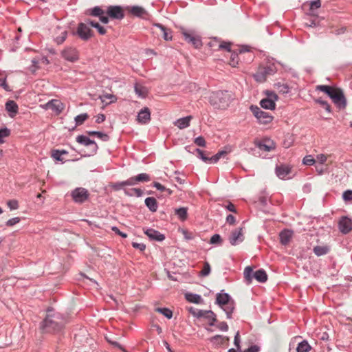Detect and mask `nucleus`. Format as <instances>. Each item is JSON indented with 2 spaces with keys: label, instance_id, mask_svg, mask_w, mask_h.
<instances>
[{
  "label": "nucleus",
  "instance_id": "obj_42",
  "mask_svg": "<svg viewBox=\"0 0 352 352\" xmlns=\"http://www.w3.org/2000/svg\"><path fill=\"white\" fill-rule=\"evenodd\" d=\"M155 311L163 314L166 318L170 319L173 317V311L168 308H156Z\"/></svg>",
  "mask_w": 352,
  "mask_h": 352
},
{
  "label": "nucleus",
  "instance_id": "obj_23",
  "mask_svg": "<svg viewBox=\"0 0 352 352\" xmlns=\"http://www.w3.org/2000/svg\"><path fill=\"white\" fill-rule=\"evenodd\" d=\"M18 105L14 100H8L6 103V109L10 113V116L13 117L18 112Z\"/></svg>",
  "mask_w": 352,
  "mask_h": 352
},
{
  "label": "nucleus",
  "instance_id": "obj_59",
  "mask_svg": "<svg viewBox=\"0 0 352 352\" xmlns=\"http://www.w3.org/2000/svg\"><path fill=\"white\" fill-rule=\"evenodd\" d=\"M153 26L157 28V30H155L154 32L157 36H162V34H163L162 29H166V27H165L164 25H162L161 23H155V24H153Z\"/></svg>",
  "mask_w": 352,
  "mask_h": 352
},
{
  "label": "nucleus",
  "instance_id": "obj_13",
  "mask_svg": "<svg viewBox=\"0 0 352 352\" xmlns=\"http://www.w3.org/2000/svg\"><path fill=\"white\" fill-rule=\"evenodd\" d=\"M46 108L54 111L57 115L60 114L64 109V104L58 100L52 99L45 104Z\"/></svg>",
  "mask_w": 352,
  "mask_h": 352
},
{
  "label": "nucleus",
  "instance_id": "obj_37",
  "mask_svg": "<svg viewBox=\"0 0 352 352\" xmlns=\"http://www.w3.org/2000/svg\"><path fill=\"white\" fill-rule=\"evenodd\" d=\"M104 12L100 7L96 6L92 9H89L86 12L87 14H89L94 16H99L104 14Z\"/></svg>",
  "mask_w": 352,
  "mask_h": 352
},
{
  "label": "nucleus",
  "instance_id": "obj_16",
  "mask_svg": "<svg viewBox=\"0 0 352 352\" xmlns=\"http://www.w3.org/2000/svg\"><path fill=\"white\" fill-rule=\"evenodd\" d=\"M145 234L153 241H162L165 239V236L159 231L150 228L144 231Z\"/></svg>",
  "mask_w": 352,
  "mask_h": 352
},
{
  "label": "nucleus",
  "instance_id": "obj_47",
  "mask_svg": "<svg viewBox=\"0 0 352 352\" xmlns=\"http://www.w3.org/2000/svg\"><path fill=\"white\" fill-rule=\"evenodd\" d=\"M87 133L89 135H96L98 138H99L104 141H107L109 139V136L107 134H104L102 132L92 131H87Z\"/></svg>",
  "mask_w": 352,
  "mask_h": 352
},
{
  "label": "nucleus",
  "instance_id": "obj_14",
  "mask_svg": "<svg viewBox=\"0 0 352 352\" xmlns=\"http://www.w3.org/2000/svg\"><path fill=\"white\" fill-rule=\"evenodd\" d=\"M243 239V228H239L233 230L229 237L230 243L232 245H235L238 241L242 242Z\"/></svg>",
  "mask_w": 352,
  "mask_h": 352
},
{
  "label": "nucleus",
  "instance_id": "obj_6",
  "mask_svg": "<svg viewBox=\"0 0 352 352\" xmlns=\"http://www.w3.org/2000/svg\"><path fill=\"white\" fill-rule=\"evenodd\" d=\"M265 94L267 98L262 99L260 102L261 107L265 109H274L276 107L275 101L278 98L277 94L271 91H267Z\"/></svg>",
  "mask_w": 352,
  "mask_h": 352
},
{
  "label": "nucleus",
  "instance_id": "obj_45",
  "mask_svg": "<svg viewBox=\"0 0 352 352\" xmlns=\"http://www.w3.org/2000/svg\"><path fill=\"white\" fill-rule=\"evenodd\" d=\"M226 154L227 152L225 151H219L217 154L210 157V163L217 162L221 157L226 155Z\"/></svg>",
  "mask_w": 352,
  "mask_h": 352
},
{
  "label": "nucleus",
  "instance_id": "obj_38",
  "mask_svg": "<svg viewBox=\"0 0 352 352\" xmlns=\"http://www.w3.org/2000/svg\"><path fill=\"white\" fill-rule=\"evenodd\" d=\"M6 74L4 72L0 73V87H3L6 91H11V89L6 82Z\"/></svg>",
  "mask_w": 352,
  "mask_h": 352
},
{
  "label": "nucleus",
  "instance_id": "obj_54",
  "mask_svg": "<svg viewBox=\"0 0 352 352\" xmlns=\"http://www.w3.org/2000/svg\"><path fill=\"white\" fill-rule=\"evenodd\" d=\"M162 30L163 34H162V36L163 37V38L165 41L172 40V31L167 28L166 29H162Z\"/></svg>",
  "mask_w": 352,
  "mask_h": 352
},
{
  "label": "nucleus",
  "instance_id": "obj_48",
  "mask_svg": "<svg viewBox=\"0 0 352 352\" xmlns=\"http://www.w3.org/2000/svg\"><path fill=\"white\" fill-rule=\"evenodd\" d=\"M315 102L323 107L327 112L330 113L331 111V108L329 104L327 101L323 100L321 98L316 99Z\"/></svg>",
  "mask_w": 352,
  "mask_h": 352
},
{
  "label": "nucleus",
  "instance_id": "obj_55",
  "mask_svg": "<svg viewBox=\"0 0 352 352\" xmlns=\"http://www.w3.org/2000/svg\"><path fill=\"white\" fill-rule=\"evenodd\" d=\"M316 162L315 159L311 155H306L303 160L302 163L307 166H311Z\"/></svg>",
  "mask_w": 352,
  "mask_h": 352
},
{
  "label": "nucleus",
  "instance_id": "obj_36",
  "mask_svg": "<svg viewBox=\"0 0 352 352\" xmlns=\"http://www.w3.org/2000/svg\"><path fill=\"white\" fill-rule=\"evenodd\" d=\"M135 92L139 96L145 98L147 96L148 91L146 88L140 84L136 83L134 86Z\"/></svg>",
  "mask_w": 352,
  "mask_h": 352
},
{
  "label": "nucleus",
  "instance_id": "obj_60",
  "mask_svg": "<svg viewBox=\"0 0 352 352\" xmlns=\"http://www.w3.org/2000/svg\"><path fill=\"white\" fill-rule=\"evenodd\" d=\"M105 13L107 14V16H104V14L99 16L100 21L103 23H107L109 21L108 16H110V6L107 7Z\"/></svg>",
  "mask_w": 352,
  "mask_h": 352
},
{
  "label": "nucleus",
  "instance_id": "obj_44",
  "mask_svg": "<svg viewBox=\"0 0 352 352\" xmlns=\"http://www.w3.org/2000/svg\"><path fill=\"white\" fill-rule=\"evenodd\" d=\"M221 44V41L218 38H212L209 43L208 46L214 51L219 50V45Z\"/></svg>",
  "mask_w": 352,
  "mask_h": 352
},
{
  "label": "nucleus",
  "instance_id": "obj_18",
  "mask_svg": "<svg viewBox=\"0 0 352 352\" xmlns=\"http://www.w3.org/2000/svg\"><path fill=\"white\" fill-rule=\"evenodd\" d=\"M293 232L290 230H284L279 234L280 242L283 245H287L291 241Z\"/></svg>",
  "mask_w": 352,
  "mask_h": 352
},
{
  "label": "nucleus",
  "instance_id": "obj_53",
  "mask_svg": "<svg viewBox=\"0 0 352 352\" xmlns=\"http://www.w3.org/2000/svg\"><path fill=\"white\" fill-rule=\"evenodd\" d=\"M210 272V265L208 262H205L202 270L200 272V275L202 276H207Z\"/></svg>",
  "mask_w": 352,
  "mask_h": 352
},
{
  "label": "nucleus",
  "instance_id": "obj_29",
  "mask_svg": "<svg viewBox=\"0 0 352 352\" xmlns=\"http://www.w3.org/2000/svg\"><path fill=\"white\" fill-rule=\"evenodd\" d=\"M124 194L129 197L136 196L138 197H142L143 191L140 188H124Z\"/></svg>",
  "mask_w": 352,
  "mask_h": 352
},
{
  "label": "nucleus",
  "instance_id": "obj_39",
  "mask_svg": "<svg viewBox=\"0 0 352 352\" xmlns=\"http://www.w3.org/2000/svg\"><path fill=\"white\" fill-rule=\"evenodd\" d=\"M239 58L238 53L236 52L232 51L230 58L229 64L232 67H236V65L239 63Z\"/></svg>",
  "mask_w": 352,
  "mask_h": 352
},
{
  "label": "nucleus",
  "instance_id": "obj_20",
  "mask_svg": "<svg viewBox=\"0 0 352 352\" xmlns=\"http://www.w3.org/2000/svg\"><path fill=\"white\" fill-rule=\"evenodd\" d=\"M230 300H232L231 297L228 293H218L217 294L216 303L221 307L228 304Z\"/></svg>",
  "mask_w": 352,
  "mask_h": 352
},
{
  "label": "nucleus",
  "instance_id": "obj_52",
  "mask_svg": "<svg viewBox=\"0 0 352 352\" xmlns=\"http://www.w3.org/2000/svg\"><path fill=\"white\" fill-rule=\"evenodd\" d=\"M188 310L189 313H190L193 316H195L197 318H200V316H202L201 315L202 310H201V309H198L197 308L190 307L188 308Z\"/></svg>",
  "mask_w": 352,
  "mask_h": 352
},
{
  "label": "nucleus",
  "instance_id": "obj_34",
  "mask_svg": "<svg viewBox=\"0 0 352 352\" xmlns=\"http://www.w3.org/2000/svg\"><path fill=\"white\" fill-rule=\"evenodd\" d=\"M311 349V346L308 343V342L305 340H302L300 343H298L296 351L297 352H309Z\"/></svg>",
  "mask_w": 352,
  "mask_h": 352
},
{
  "label": "nucleus",
  "instance_id": "obj_7",
  "mask_svg": "<svg viewBox=\"0 0 352 352\" xmlns=\"http://www.w3.org/2000/svg\"><path fill=\"white\" fill-rule=\"evenodd\" d=\"M182 34L184 40L191 44L195 48L199 49L202 46V41L199 36L184 30H182Z\"/></svg>",
  "mask_w": 352,
  "mask_h": 352
},
{
  "label": "nucleus",
  "instance_id": "obj_2",
  "mask_svg": "<svg viewBox=\"0 0 352 352\" xmlns=\"http://www.w3.org/2000/svg\"><path fill=\"white\" fill-rule=\"evenodd\" d=\"M234 98L232 91L219 90L211 93L209 96V102L214 109H226Z\"/></svg>",
  "mask_w": 352,
  "mask_h": 352
},
{
  "label": "nucleus",
  "instance_id": "obj_19",
  "mask_svg": "<svg viewBox=\"0 0 352 352\" xmlns=\"http://www.w3.org/2000/svg\"><path fill=\"white\" fill-rule=\"evenodd\" d=\"M76 141L78 143L83 144L85 146H91L93 151H95L97 148V144H96V142L85 135H78L76 138Z\"/></svg>",
  "mask_w": 352,
  "mask_h": 352
},
{
  "label": "nucleus",
  "instance_id": "obj_40",
  "mask_svg": "<svg viewBox=\"0 0 352 352\" xmlns=\"http://www.w3.org/2000/svg\"><path fill=\"white\" fill-rule=\"evenodd\" d=\"M87 23L89 24L91 26H92L94 28H97L98 32L100 34H105V32H106L105 29L102 26H101L98 22L89 19V20L87 21Z\"/></svg>",
  "mask_w": 352,
  "mask_h": 352
},
{
  "label": "nucleus",
  "instance_id": "obj_1",
  "mask_svg": "<svg viewBox=\"0 0 352 352\" xmlns=\"http://www.w3.org/2000/svg\"><path fill=\"white\" fill-rule=\"evenodd\" d=\"M50 312L48 309L46 317L41 323V329L44 333H56L64 328L66 320L60 313Z\"/></svg>",
  "mask_w": 352,
  "mask_h": 352
},
{
  "label": "nucleus",
  "instance_id": "obj_33",
  "mask_svg": "<svg viewBox=\"0 0 352 352\" xmlns=\"http://www.w3.org/2000/svg\"><path fill=\"white\" fill-rule=\"evenodd\" d=\"M234 301L233 300H230L228 304H226L225 307H222L224 311L226 313L227 318L228 319L232 318V314L234 310Z\"/></svg>",
  "mask_w": 352,
  "mask_h": 352
},
{
  "label": "nucleus",
  "instance_id": "obj_43",
  "mask_svg": "<svg viewBox=\"0 0 352 352\" xmlns=\"http://www.w3.org/2000/svg\"><path fill=\"white\" fill-rule=\"evenodd\" d=\"M138 184L140 182H148L151 181V177L147 173H140L135 176Z\"/></svg>",
  "mask_w": 352,
  "mask_h": 352
},
{
  "label": "nucleus",
  "instance_id": "obj_58",
  "mask_svg": "<svg viewBox=\"0 0 352 352\" xmlns=\"http://www.w3.org/2000/svg\"><path fill=\"white\" fill-rule=\"evenodd\" d=\"M7 205L10 210H16L19 208V202L16 199H11L8 201Z\"/></svg>",
  "mask_w": 352,
  "mask_h": 352
},
{
  "label": "nucleus",
  "instance_id": "obj_56",
  "mask_svg": "<svg viewBox=\"0 0 352 352\" xmlns=\"http://www.w3.org/2000/svg\"><path fill=\"white\" fill-rule=\"evenodd\" d=\"M210 243L211 244L220 245L222 243V239L219 234H215L212 235V237L210 238Z\"/></svg>",
  "mask_w": 352,
  "mask_h": 352
},
{
  "label": "nucleus",
  "instance_id": "obj_30",
  "mask_svg": "<svg viewBox=\"0 0 352 352\" xmlns=\"http://www.w3.org/2000/svg\"><path fill=\"white\" fill-rule=\"evenodd\" d=\"M253 269L250 266H248L244 270V278L247 284H250L254 278Z\"/></svg>",
  "mask_w": 352,
  "mask_h": 352
},
{
  "label": "nucleus",
  "instance_id": "obj_17",
  "mask_svg": "<svg viewBox=\"0 0 352 352\" xmlns=\"http://www.w3.org/2000/svg\"><path fill=\"white\" fill-rule=\"evenodd\" d=\"M291 173V167L286 164H280L276 167V174L281 179H284Z\"/></svg>",
  "mask_w": 352,
  "mask_h": 352
},
{
  "label": "nucleus",
  "instance_id": "obj_9",
  "mask_svg": "<svg viewBox=\"0 0 352 352\" xmlns=\"http://www.w3.org/2000/svg\"><path fill=\"white\" fill-rule=\"evenodd\" d=\"M77 34L80 38L87 41L92 36V31L87 24L80 23L77 28Z\"/></svg>",
  "mask_w": 352,
  "mask_h": 352
},
{
  "label": "nucleus",
  "instance_id": "obj_26",
  "mask_svg": "<svg viewBox=\"0 0 352 352\" xmlns=\"http://www.w3.org/2000/svg\"><path fill=\"white\" fill-rule=\"evenodd\" d=\"M254 278L259 283H265L267 280V275L263 269H260L254 273Z\"/></svg>",
  "mask_w": 352,
  "mask_h": 352
},
{
  "label": "nucleus",
  "instance_id": "obj_5",
  "mask_svg": "<svg viewBox=\"0 0 352 352\" xmlns=\"http://www.w3.org/2000/svg\"><path fill=\"white\" fill-rule=\"evenodd\" d=\"M250 110L260 123L266 124L272 121L273 117L269 113L262 111L258 107L251 105Z\"/></svg>",
  "mask_w": 352,
  "mask_h": 352
},
{
  "label": "nucleus",
  "instance_id": "obj_21",
  "mask_svg": "<svg viewBox=\"0 0 352 352\" xmlns=\"http://www.w3.org/2000/svg\"><path fill=\"white\" fill-rule=\"evenodd\" d=\"M200 318H204L205 319H208L209 321L210 326H214V323L217 322L216 314L211 310H202V314Z\"/></svg>",
  "mask_w": 352,
  "mask_h": 352
},
{
  "label": "nucleus",
  "instance_id": "obj_61",
  "mask_svg": "<svg viewBox=\"0 0 352 352\" xmlns=\"http://www.w3.org/2000/svg\"><path fill=\"white\" fill-rule=\"evenodd\" d=\"M194 142L196 145L201 147L206 146V140L202 136H199L196 138L194 140Z\"/></svg>",
  "mask_w": 352,
  "mask_h": 352
},
{
  "label": "nucleus",
  "instance_id": "obj_64",
  "mask_svg": "<svg viewBox=\"0 0 352 352\" xmlns=\"http://www.w3.org/2000/svg\"><path fill=\"white\" fill-rule=\"evenodd\" d=\"M342 197L345 201H352V190H347L345 192H344Z\"/></svg>",
  "mask_w": 352,
  "mask_h": 352
},
{
  "label": "nucleus",
  "instance_id": "obj_11",
  "mask_svg": "<svg viewBox=\"0 0 352 352\" xmlns=\"http://www.w3.org/2000/svg\"><path fill=\"white\" fill-rule=\"evenodd\" d=\"M61 54L65 60L70 62H75L78 59V52L74 47H67L62 51Z\"/></svg>",
  "mask_w": 352,
  "mask_h": 352
},
{
  "label": "nucleus",
  "instance_id": "obj_41",
  "mask_svg": "<svg viewBox=\"0 0 352 352\" xmlns=\"http://www.w3.org/2000/svg\"><path fill=\"white\" fill-rule=\"evenodd\" d=\"M89 118V115L86 113L78 115L75 118L76 126H80Z\"/></svg>",
  "mask_w": 352,
  "mask_h": 352
},
{
  "label": "nucleus",
  "instance_id": "obj_32",
  "mask_svg": "<svg viewBox=\"0 0 352 352\" xmlns=\"http://www.w3.org/2000/svg\"><path fill=\"white\" fill-rule=\"evenodd\" d=\"M313 252L316 256H320L327 254L329 252V248L327 245H316L314 248Z\"/></svg>",
  "mask_w": 352,
  "mask_h": 352
},
{
  "label": "nucleus",
  "instance_id": "obj_51",
  "mask_svg": "<svg viewBox=\"0 0 352 352\" xmlns=\"http://www.w3.org/2000/svg\"><path fill=\"white\" fill-rule=\"evenodd\" d=\"M231 45L232 43L230 42L221 41V44L219 45V50H225L229 52H232Z\"/></svg>",
  "mask_w": 352,
  "mask_h": 352
},
{
  "label": "nucleus",
  "instance_id": "obj_28",
  "mask_svg": "<svg viewBox=\"0 0 352 352\" xmlns=\"http://www.w3.org/2000/svg\"><path fill=\"white\" fill-rule=\"evenodd\" d=\"M274 87L280 94H288L290 91V87L287 83L278 82L274 85Z\"/></svg>",
  "mask_w": 352,
  "mask_h": 352
},
{
  "label": "nucleus",
  "instance_id": "obj_46",
  "mask_svg": "<svg viewBox=\"0 0 352 352\" xmlns=\"http://www.w3.org/2000/svg\"><path fill=\"white\" fill-rule=\"evenodd\" d=\"M120 350L122 352H127L125 348L118 342L111 340V352L113 351Z\"/></svg>",
  "mask_w": 352,
  "mask_h": 352
},
{
  "label": "nucleus",
  "instance_id": "obj_27",
  "mask_svg": "<svg viewBox=\"0 0 352 352\" xmlns=\"http://www.w3.org/2000/svg\"><path fill=\"white\" fill-rule=\"evenodd\" d=\"M145 205L153 212H156L157 210V201L154 197L146 198Z\"/></svg>",
  "mask_w": 352,
  "mask_h": 352
},
{
  "label": "nucleus",
  "instance_id": "obj_22",
  "mask_svg": "<svg viewBox=\"0 0 352 352\" xmlns=\"http://www.w3.org/2000/svg\"><path fill=\"white\" fill-rule=\"evenodd\" d=\"M192 119V116H188L186 117L179 118L176 120L175 125L180 129L187 128L190 125V122Z\"/></svg>",
  "mask_w": 352,
  "mask_h": 352
},
{
  "label": "nucleus",
  "instance_id": "obj_49",
  "mask_svg": "<svg viewBox=\"0 0 352 352\" xmlns=\"http://www.w3.org/2000/svg\"><path fill=\"white\" fill-rule=\"evenodd\" d=\"M10 135V130L8 128L0 129V144L3 143V138H7Z\"/></svg>",
  "mask_w": 352,
  "mask_h": 352
},
{
  "label": "nucleus",
  "instance_id": "obj_15",
  "mask_svg": "<svg viewBox=\"0 0 352 352\" xmlns=\"http://www.w3.org/2000/svg\"><path fill=\"white\" fill-rule=\"evenodd\" d=\"M137 120L141 124H146L151 120V112L148 107L140 110L138 114Z\"/></svg>",
  "mask_w": 352,
  "mask_h": 352
},
{
  "label": "nucleus",
  "instance_id": "obj_50",
  "mask_svg": "<svg viewBox=\"0 0 352 352\" xmlns=\"http://www.w3.org/2000/svg\"><path fill=\"white\" fill-rule=\"evenodd\" d=\"M217 340H220L219 344L221 345L225 341H229V338L227 336H223L221 335H216L210 338L211 342H215Z\"/></svg>",
  "mask_w": 352,
  "mask_h": 352
},
{
  "label": "nucleus",
  "instance_id": "obj_31",
  "mask_svg": "<svg viewBox=\"0 0 352 352\" xmlns=\"http://www.w3.org/2000/svg\"><path fill=\"white\" fill-rule=\"evenodd\" d=\"M175 214L181 221H184L188 218V208L185 207L176 208L175 210Z\"/></svg>",
  "mask_w": 352,
  "mask_h": 352
},
{
  "label": "nucleus",
  "instance_id": "obj_24",
  "mask_svg": "<svg viewBox=\"0 0 352 352\" xmlns=\"http://www.w3.org/2000/svg\"><path fill=\"white\" fill-rule=\"evenodd\" d=\"M124 11L122 7L111 6V19H122L124 18Z\"/></svg>",
  "mask_w": 352,
  "mask_h": 352
},
{
  "label": "nucleus",
  "instance_id": "obj_62",
  "mask_svg": "<svg viewBox=\"0 0 352 352\" xmlns=\"http://www.w3.org/2000/svg\"><path fill=\"white\" fill-rule=\"evenodd\" d=\"M20 221H21V219L19 217H14V218H12L8 220L6 222V225L8 227H12V226L16 225V223H19Z\"/></svg>",
  "mask_w": 352,
  "mask_h": 352
},
{
  "label": "nucleus",
  "instance_id": "obj_35",
  "mask_svg": "<svg viewBox=\"0 0 352 352\" xmlns=\"http://www.w3.org/2000/svg\"><path fill=\"white\" fill-rule=\"evenodd\" d=\"M130 12L138 17H143V15L146 13V10L143 8L138 6L131 7Z\"/></svg>",
  "mask_w": 352,
  "mask_h": 352
},
{
  "label": "nucleus",
  "instance_id": "obj_3",
  "mask_svg": "<svg viewBox=\"0 0 352 352\" xmlns=\"http://www.w3.org/2000/svg\"><path fill=\"white\" fill-rule=\"evenodd\" d=\"M316 90L322 91L328 95L335 105L340 109L346 108V100L342 89L321 85L316 87Z\"/></svg>",
  "mask_w": 352,
  "mask_h": 352
},
{
  "label": "nucleus",
  "instance_id": "obj_12",
  "mask_svg": "<svg viewBox=\"0 0 352 352\" xmlns=\"http://www.w3.org/2000/svg\"><path fill=\"white\" fill-rule=\"evenodd\" d=\"M338 228L342 234H348L352 230L351 220L346 217H342L338 222Z\"/></svg>",
  "mask_w": 352,
  "mask_h": 352
},
{
  "label": "nucleus",
  "instance_id": "obj_25",
  "mask_svg": "<svg viewBox=\"0 0 352 352\" xmlns=\"http://www.w3.org/2000/svg\"><path fill=\"white\" fill-rule=\"evenodd\" d=\"M185 298L188 302L195 304H201L203 302V299L200 295L192 293H186L185 294Z\"/></svg>",
  "mask_w": 352,
  "mask_h": 352
},
{
  "label": "nucleus",
  "instance_id": "obj_8",
  "mask_svg": "<svg viewBox=\"0 0 352 352\" xmlns=\"http://www.w3.org/2000/svg\"><path fill=\"white\" fill-rule=\"evenodd\" d=\"M89 196L87 190L84 188H76L72 192V197L76 203L85 202Z\"/></svg>",
  "mask_w": 352,
  "mask_h": 352
},
{
  "label": "nucleus",
  "instance_id": "obj_4",
  "mask_svg": "<svg viewBox=\"0 0 352 352\" xmlns=\"http://www.w3.org/2000/svg\"><path fill=\"white\" fill-rule=\"evenodd\" d=\"M276 72V65L274 63H268L265 66L260 67L253 76L256 82H264L268 76L273 75Z\"/></svg>",
  "mask_w": 352,
  "mask_h": 352
},
{
  "label": "nucleus",
  "instance_id": "obj_57",
  "mask_svg": "<svg viewBox=\"0 0 352 352\" xmlns=\"http://www.w3.org/2000/svg\"><path fill=\"white\" fill-rule=\"evenodd\" d=\"M195 151L197 153L198 157L201 158L204 162L210 163V157H206L204 152L202 150L199 148H196Z\"/></svg>",
  "mask_w": 352,
  "mask_h": 352
},
{
  "label": "nucleus",
  "instance_id": "obj_10",
  "mask_svg": "<svg viewBox=\"0 0 352 352\" xmlns=\"http://www.w3.org/2000/svg\"><path fill=\"white\" fill-rule=\"evenodd\" d=\"M255 145L261 151H271L274 150L276 148L275 143L270 139H264L261 141H256Z\"/></svg>",
  "mask_w": 352,
  "mask_h": 352
},
{
  "label": "nucleus",
  "instance_id": "obj_63",
  "mask_svg": "<svg viewBox=\"0 0 352 352\" xmlns=\"http://www.w3.org/2000/svg\"><path fill=\"white\" fill-rule=\"evenodd\" d=\"M52 157L57 161L63 162V159L60 155L59 150H53L52 151Z\"/></svg>",
  "mask_w": 352,
  "mask_h": 352
}]
</instances>
